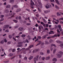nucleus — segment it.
Here are the masks:
<instances>
[{"mask_svg": "<svg viewBox=\"0 0 63 63\" xmlns=\"http://www.w3.org/2000/svg\"><path fill=\"white\" fill-rule=\"evenodd\" d=\"M61 12H60V13H59V12H58L57 13V15L58 16H61Z\"/></svg>", "mask_w": 63, "mask_h": 63, "instance_id": "nucleus-13", "label": "nucleus"}, {"mask_svg": "<svg viewBox=\"0 0 63 63\" xmlns=\"http://www.w3.org/2000/svg\"><path fill=\"white\" fill-rule=\"evenodd\" d=\"M44 13L45 14H47V10L44 11Z\"/></svg>", "mask_w": 63, "mask_h": 63, "instance_id": "nucleus-35", "label": "nucleus"}, {"mask_svg": "<svg viewBox=\"0 0 63 63\" xmlns=\"http://www.w3.org/2000/svg\"><path fill=\"white\" fill-rule=\"evenodd\" d=\"M5 12L6 13H8L9 12V10H8L6 9V10Z\"/></svg>", "mask_w": 63, "mask_h": 63, "instance_id": "nucleus-45", "label": "nucleus"}, {"mask_svg": "<svg viewBox=\"0 0 63 63\" xmlns=\"http://www.w3.org/2000/svg\"><path fill=\"white\" fill-rule=\"evenodd\" d=\"M27 58L26 57V56H25L24 58V60H27Z\"/></svg>", "mask_w": 63, "mask_h": 63, "instance_id": "nucleus-42", "label": "nucleus"}, {"mask_svg": "<svg viewBox=\"0 0 63 63\" xmlns=\"http://www.w3.org/2000/svg\"><path fill=\"white\" fill-rule=\"evenodd\" d=\"M52 60L53 61H55V62H56L57 61V59L56 58H54Z\"/></svg>", "mask_w": 63, "mask_h": 63, "instance_id": "nucleus-19", "label": "nucleus"}, {"mask_svg": "<svg viewBox=\"0 0 63 63\" xmlns=\"http://www.w3.org/2000/svg\"><path fill=\"white\" fill-rule=\"evenodd\" d=\"M55 1L56 2V3L57 4H58V5H60V3L59 2V1L58 0H55Z\"/></svg>", "mask_w": 63, "mask_h": 63, "instance_id": "nucleus-14", "label": "nucleus"}, {"mask_svg": "<svg viewBox=\"0 0 63 63\" xmlns=\"http://www.w3.org/2000/svg\"><path fill=\"white\" fill-rule=\"evenodd\" d=\"M45 42L46 44H49L48 42L47 41H45Z\"/></svg>", "mask_w": 63, "mask_h": 63, "instance_id": "nucleus-55", "label": "nucleus"}, {"mask_svg": "<svg viewBox=\"0 0 63 63\" xmlns=\"http://www.w3.org/2000/svg\"><path fill=\"white\" fill-rule=\"evenodd\" d=\"M27 22L26 21H23L24 23H25V24Z\"/></svg>", "mask_w": 63, "mask_h": 63, "instance_id": "nucleus-62", "label": "nucleus"}, {"mask_svg": "<svg viewBox=\"0 0 63 63\" xmlns=\"http://www.w3.org/2000/svg\"><path fill=\"white\" fill-rule=\"evenodd\" d=\"M50 52V51L48 49L47 50V53L48 54Z\"/></svg>", "mask_w": 63, "mask_h": 63, "instance_id": "nucleus-44", "label": "nucleus"}, {"mask_svg": "<svg viewBox=\"0 0 63 63\" xmlns=\"http://www.w3.org/2000/svg\"><path fill=\"white\" fill-rule=\"evenodd\" d=\"M40 27H41L42 29L43 30L44 29V27L43 26H42L41 25H40Z\"/></svg>", "mask_w": 63, "mask_h": 63, "instance_id": "nucleus-51", "label": "nucleus"}, {"mask_svg": "<svg viewBox=\"0 0 63 63\" xmlns=\"http://www.w3.org/2000/svg\"><path fill=\"white\" fill-rule=\"evenodd\" d=\"M56 55H57V57H56L57 58H60L62 57V55H61L59 54H56Z\"/></svg>", "mask_w": 63, "mask_h": 63, "instance_id": "nucleus-5", "label": "nucleus"}, {"mask_svg": "<svg viewBox=\"0 0 63 63\" xmlns=\"http://www.w3.org/2000/svg\"><path fill=\"white\" fill-rule=\"evenodd\" d=\"M54 42V41L52 40H50L49 41V43H52V42Z\"/></svg>", "mask_w": 63, "mask_h": 63, "instance_id": "nucleus-34", "label": "nucleus"}, {"mask_svg": "<svg viewBox=\"0 0 63 63\" xmlns=\"http://www.w3.org/2000/svg\"><path fill=\"white\" fill-rule=\"evenodd\" d=\"M21 11V9H20V8L18 9L16 11V12H17V13H18V12H20Z\"/></svg>", "mask_w": 63, "mask_h": 63, "instance_id": "nucleus-16", "label": "nucleus"}, {"mask_svg": "<svg viewBox=\"0 0 63 63\" xmlns=\"http://www.w3.org/2000/svg\"><path fill=\"white\" fill-rule=\"evenodd\" d=\"M8 37H9V39H11V38H12V35H9Z\"/></svg>", "mask_w": 63, "mask_h": 63, "instance_id": "nucleus-43", "label": "nucleus"}, {"mask_svg": "<svg viewBox=\"0 0 63 63\" xmlns=\"http://www.w3.org/2000/svg\"><path fill=\"white\" fill-rule=\"evenodd\" d=\"M16 13H10L8 14L7 15V16H11V17H14V16L16 15Z\"/></svg>", "mask_w": 63, "mask_h": 63, "instance_id": "nucleus-2", "label": "nucleus"}, {"mask_svg": "<svg viewBox=\"0 0 63 63\" xmlns=\"http://www.w3.org/2000/svg\"><path fill=\"white\" fill-rule=\"evenodd\" d=\"M39 4H38V7L39 8H42V4L41 2V1H40L39 0H37Z\"/></svg>", "mask_w": 63, "mask_h": 63, "instance_id": "nucleus-1", "label": "nucleus"}, {"mask_svg": "<svg viewBox=\"0 0 63 63\" xmlns=\"http://www.w3.org/2000/svg\"><path fill=\"white\" fill-rule=\"evenodd\" d=\"M37 9L39 13H40V12H41V10L40 9V8L38 7L37 8Z\"/></svg>", "mask_w": 63, "mask_h": 63, "instance_id": "nucleus-29", "label": "nucleus"}, {"mask_svg": "<svg viewBox=\"0 0 63 63\" xmlns=\"http://www.w3.org/2000/svg\"><path fill=\"white\" fill-rule=\"evenodd\" d=\"M60 20H63V18H60L59 19Z\"/></svg>", "mask_w": 63, "mask_h": 63, "instance_id": "nucleus-63", "label": "nucleus"}, {"mask_svg": "<svg viewBox=\"0 0 63 63\" xmlns=\"http://www.w3.org/2000/svg\"><path fill=\"white\" fill-rule=\"evenodd\" d=\"M60 61H61V62H63V58L61 59Z\"/></svg>", "mask_w": 63, "mask_h": 63, "instance_id": "nucleus-64", "label": "nucleus"}, {"mask_svg": "<svg viewBox=\"0 0 63 63\" xmlns=\"http://www.w3.org/2000/svg\"><path fill=\"white\" fill-rule=\"evenodd\" d=\"M42 57H41V56H40L39 58V60H41V59H42Z\"/></svg>", "mask_w": 63, "mask_h": 63, "instance_id": "nucleus-52", "label": "nucleus"}, {"mask_svg": "<svg viewBox=\"0 0 63 63\" xmlns=\"http://www.w3.org/2000/svg\"><path fill=\"white\" fill-rule=\"evenodd\" d=\"M5 32H9V30L7 29L5 31Z\"/></svg>", "mask_w": 63, "mask_h": 63, "instance_id": "nucleus-54", "label": "nucleus"}, {"mask_svg": "<svg viewBox=\"0 0 63 63\" xmlns=\"http://www.w3.org/2000/svg\"><path fill=\"white\" fill-rule=\"evenodd\" d=\"M6 8L7 9H10L11 8V5L10 4H8L6 6Z\"/></svg>", "mask_w": 63, "mask_h": 63, "instance_id": "nucleus-9", "label": "nucleus"}, {"mask_svg": "<svg viewBox=\"0 0 63 63\" xmlns=\"http://www.w3.org/2000/svg\"><path fill=\"white\" fill-rule=\"evenodd\" d=\"M14 1L15 0H10V2H11V3H14Z\"/></svg>", "mask_w": 63, "mask_h": 63, "instance_id": "nucleus-41", "label": "nucleus"}, {"mask_svg": "<svg viewBox=\"0 0 63 63\" xmlns=\"http://www.w3.org/2000/svg\"><path fill=\"white\" fill-rule=\"evenodd\" d=\"M33 56H31L29 58V60H31L33 58Z\"/></svg>", "mask_w": 63, "mask_h": 63, "instance_id": "nucleus-17", "label": "nucleus"}, {"mask_svg": "<svg viewBox=\"0 0 63 63\" xmlns=\"http://www.w3.org/2000/svg\"><path fill=\"white\" fill-rule=\"evenodd\" d=\"M19 58H21V57H22V56L21 55H19Z\"/></svg>", "mask_w": 63, "mask_h": 63, "instance_id": "nucleus-57", "label": "nucleus"}, {"mask_svg": "<svg viewBox=\"0 0 63 63\" xmlns=\"http://www.w3.org/2000/svg\"><path fill=\"white\" fill-rule=\"evenodd\" d=\"M27 38L29 40H30V39H31V36H30V35H28L27 36Z\"/></svg>", "mask_w": 63, "mask_h": 63, "instance_id": "nucleus-22", "label": "nucleus"}, {"mask_svg": "<svg viewBox=\"0 0 63 63\" xmlns=\"http://www.w3.org/2000/svg\"><path fill=\"white\" fill-rule=\"evenodd\" d=\"M23 29V28H18V30L19 31H22Z\"/></svg>", "mask_w": 63, "mask_h": 63, "instance_id": "nucleus-11", "label": "nucleus"}, {"mask_svg": "<svg viewBox=\"0 0 63 63\" xmlns=\"http://www.w3.org/2000/svg\"><path fill=\"white\" fill-rule=\"evenodd\" d=\"M12 7H13L14 8H18V6L16 5H13Z\"/></svg>", "mask_w": 63, "mask_h": 63, "instance_id": "nucleus-26", "label": "nucleus"}, {"mask_svg": "<svg viewBox=\"0 0 63 63\" xmlns=\"http://www.w3.org/2000/svg\"><path fill=\"white\" fill-rule=\"evenodd\" d=\"M46 8V9H48L49 8H51L52 7L51 5H48L47 4L45 5Z\"/></svg>", "mask_w": 63, "mask_h": 63, "instance_id": "nucleus-4", "label": "nucleus"}, {"mask_svg": "<svg viewBox=\"0 0 63 63\" xmlns=\"http://www.w3.org/2000/svg\"><path fill=\"white\" fill-rule=\"evenodd\" d=\"M41 43H42V42H41L40 41H39V43L36 46H38V45H40V44H41Z\"/></svg>", "mask_w": 63, "mask_h": 63, "instance_id": "nucleus-20", "label": "nucleus"}, {"mask_svg": "<svg viewBox=\"0 0 63 63\" xmlns=\"http://www.w3.org/2000/svg\"><path fill=\"white\" fill-rule=\"evenodd\" d=\"M58 53L60 54L61 55L62 54H63V52H62V51H60L58 52Z\"/></svg>", "mask_w": 63, "mask_h": 63, "instance_id": "nucleus-32", "label": "nucleus"}, {"mask_svg": "<svg viewBox=\"0 0 63 63\" xmlns=\"http://www.w3.org/2000/svg\"><path fill=\"white\" fill-rule=\"evenodd\" d=\"M58 27L59 28V29L60 30V31H62V28H61V26L60 25H58Z\"/></svg>", "mask_w": 63, "mask_h": 63, "instance_id": "nucleus-8", "label": "nucleus"}, {"mask_svg": "<svg viewBox=\"0 0 63 63\" xmlns=\"http://www.w3.org/2000/svg\"><path fill=\"white\" fill-rule=\"evenodd\" d=\"M33 45H30L26 49V50H29L30 49V48H31L32 47H33Z\"/></svg>", "mask_w": 63, "mask_h": 63, "instance_id": "nucleus-10", "label": "nucleus"}, {"mask_svg": "<svg viewBox=\"0 0 63 63\" xmlns=\"http://www.w3.org/2000/svg\"><path fill=\"white\" fill-rule=\"evenodd\" d=\"M60 47H61V48H63V44H61L59 45Z\"/></svg>", "mask_w": 63, "mask_h": 63, "instance_id": "nucleus-21", "label": "nucleus"}, {"mask_svg": "<svg viewBox=\"0 0 63 63\" xmlns=\"http://www.w3.org/2000/svg\"><path fill=\"white\" fill-rule=\"evenodd\" d=\"M17 44L19 45V44H23V42H19L17 43Z\"/></svg>", "mask_w": 63, "mask_h": 63, "instance_id": "nucleus-38", "label": "nucleus"}, {"mask_svg": "<svg viewBox=\"0 0 63 63\" xmlns=\"http://www.w3.org/2000/svg\"><path fill=\"white\" fill-rule=\"evenodd\" d=\"M56 42L58 44H62V42L60 41H56Z\"/></svg>", "mask_w": 63, "mask_h": 63, "instance_id": "nucleus-15", "label": "nucleus"}, {"mask_svg": "<svg viewBox=\"0 0 63 63\" xmlns=\"http://www.w3.org/2000/svg\"><path fill=\"white\" fill-rule=\"evenodd\" d=\"M38 28L39 29H41V26H38Z\"/></svg>", "mask_w": 63, "mask_h": 63, "instance_id": "nucleus-61", "label": "nucleus"}, {"mask_svg": "<svg viewBox=\"0 0 63 63\" xmlns=\"http://www.w3.org/2000/svg\"><path fill=\"white\" fill-rule=\"evenodd\" d=\"M4 43V41L3 40L1 41L0 42V43L1 44H3V43Z\"/></svg>", "mask_w": 63, "mask_h": 63, "instance_id": "nucleus-39", "label": "nucleus"}, {"mask_svg": "<svg viewBox=\"0 0 63 63\" xmlns=\"http://www.w3.org/2000/svg\"><path fill=\"white\" fill-rule=\"evenodd\" d=\"M55 7L57 9H59V7H58V6L56 5H55Z\"/></svg>", "mask_w": 63, "mask_h": 63, "instance_id": "nucleus-33", "label": "nucleus"}, {"mask_svg": "<svg viewBox=\"0 0 63 63\" xmlns=\"http://www.w3.org/2000/svg\"><path fill=\"white\" fill-rule=\"evenodd\" d=\"M28 40L27 39H26V41H25V43H29V42L28 41Z\"/></svg>", "mask_w": 63, "mask_h": 63, "instance_id": "nucleus-40", "label": "nucleus"}, {"mask_svg": "<svg viewBox=\"0 0 63 63\" xmlns=\"http://www.w3.org/2000/svg\"><path fill=\"white\" fill-rule=\"evenodd\" d=\"M16 38H17L18 39H19V36H17L16 37Z\"/></svg>", "mask_w": 63, "mask_h": 63, "instance_id": "nucleus-58", "label": "nucleus"}, {"mask_svg": "<svg viewBox=\"0 0 63 63\" xmlns=\"http://www.w3.org/2000/svg\"><path fill=\"white\" fill-rule=\"evenodd\" d=\"M26 24L27 26H29V25H31V24L29 23H27Z\"/></svg>", "mask_w": 63, "mask_h": 63, "instance_id": "nucleus-37", "label": "nucleus"}, {"mask_svg": "<svg viewBox=\"0 0 63 63\" xmlns=\"http://www.w3.org/2000/svg\"><path fill=\"white\" fill-rule=\"evenodd\" d=\"M10 26V25H5L3 26V28L5 29H7Z\"/></svg>", "mask_w": 63, "mask_h": 63, "instance_id": "nucleus-7", "label": "nucleus"}, {"mask_svg": "<svg viewBox=\"0 0 63 63\" xmlns=\"http://www.w3.org/2000/svg\"><path fill=\"white\" fill-rule=\"evenodd\" d=\"M47 35H46L42 37L43 39H45L47 38Z\"/></svg>", "mask_w": 63, "mask_h": 63, "instance_id": "nucleus-23", "label": "nucleus"}, {"mask_svg": "<svg viewBox=\"0 0 63 63\" xmlns=\"http://www.w3.org/2000/svg\"><path fill=\"white\" fill-rule=\"evenodd\" d=\"M4 18H1L0 20V22H1V21H3L4 20Z\"/></svg>", "mask_w": 63, "mask_h": 63, "instance_id": "nucleus-50", "label": "nucleus"}, {"mask_svg": "<svg viewBox=\"0 0 63 63\" xmlns=\"http://www.w3.org/2000/svg\"><path fill=\"white\" fill-rule=\"evenodd\" d=\"M26 10H27V11H28V12H30V10L29 9H26Z\"/></svg>", "mask_w": 63, "mask_h": 63, "instance_id": "nucleus-47", "label": "nucleus"}, {"mask_svg": "<svg viewBox=\"0 0 63 63\" xmlns=\"http://www.w3.org/2000/svg\"><path fill=\"white\" fill-rule=\"evenodd\" d=\"M49 34H54V32L50 31V32H49Z\"/></svg>", "mask_w": 63, "mask_h": 63, "instance_id": "nucleus-12", "label": "nucleus"}, {"mask_svg": "<svg viewBox=\"0 0 63 63\" xmlns=\"http://www.w3.org/2000/svg\"><path fill=\"white\" fill-rule=\"evenodd\" d=\"M50 57H49V56L47 57L46 58V59L47 60H49V59H50Z\"/></svg>", "mask_w": 63, "mask_h": 63, "instance_id": "nucleus-27", "label": "nucleus"}, {"mask_svg": "<svg viewBox=\"0 0 63 63\" xmlns=\"http://www.w3.org/2000/svg\"><path fill=\"white\" fill-rule=\"evenodd\" d=\"M26 35L24 34H22L21 35V37L22 38H25V37H26Z\"/></svg>", "mask_w": 63, "mask_h": 63, "instance_id": "nucleus-18", "label": "nucleus"}, {"mask_svg": "<svg viewBox=\"0 0 63 63\" xmlns=\"http://www.w3.org/2000/svg\"><path fill=\"white\" fill-rule=\"evenodd\" d=\"M13 55V54L12 53H10L8 55V56H10V57H11V56H12Z\"/></svg>", "mask_w": 63, "mask_h": 63, "instance_id": "nucleus-24", "label": "nucleus"}, {"mask_svg": "<svg viewBox=\"0 0 63 63\" xmlns=\"http://www.w3.org/2000/svg\"><path fill=\"white\" fill-rule=\"evenodd\" d=\"M43 20L45 23H47V21H46V19H45L44 18H43Z\"/></svg>", "mask_w": 63, "mask_h": 63, "instance_id": "nucleus-31", "label": "nucleus"}, {"mask_svg": "<svg viewBox=\"0 0 63 63\" xmlns=\"http://www.w3.org/2000/svg\"><path fill=\"white\" fill-rule=\"evenodd\" d=\"M13 21L14 22H15L16 23H17V21L15 20H13Z\"/></svg>", "mask_w": 63, "mask_h": 63, "instance_id": "nucleus-53", "label": "nucleus"}, {"mask_svg": "<svg viewBox=\"0 0 63 63\" xmlns=\"http://www.w3.org/2000/svg\"><path fill=\"white\" fill-rule=\"evenodd\" d=\"M18 27V25H16L14 26V28L15 29H16V28H17Z\"/></svg>", "mask_w": 63, "mask_h": 63, "instance_id": "nucleus-25", "label": "nucleus"}, {"mask_svg": "<svg viewBox=\"0 0 63 63\" xmlns=\"http://www.w3.org/2000/svg\"><path fill=\"white\" fill-rule=\"evenodd\" d=\"M3 17H4V15H1L0 16V18H3Z\"/></svg>", "mask_w": 63, "mask_h": 63, "instance_id": "nucleus-36", "label": "nucleus"}, {"mask_svg": "<svg viewBox=\"0 0 63 63\" xmlns=\"http://www.w3.org/2000/svg\"><path fill=\"white\" fill-rule=\"evenodd\" d=\"M11 44V42L9 41L7 43V45H10V44Z\"/></svg>", "mask_w": 63, "mask_h": 63, "instance_id": "nucleus-46", "label": "nucleus"}, {"mask_svg": "<svg viewBox=\"0 0 63 63\" xmlns=\"http://www.w3.org/2000/svg\"><path fill=\"white\" fill-rule=\"evenodd\" d=\"M56 49H54V50L53 52V54H54L55 53V51H56Z\"/></svg>", "mask_w": 63, "mask_h": 63, "instance_id": "nucleus-49", "label": "nucleus"}, {"mask_svg": "<svg viewBox=\"0 0 63 63\" xmlns=\"http://www.w3.org/2000/svg\"><path fill=\"white\" fill-rule=\"evenodd\" d=\"M4 42L5 43H6V42H7V41L6 40V39H5L4 40Z\"/></svg>", "mask_w": 63, "mask_h": 63, "instance_id": "nucleus-56", "label": "nucleus"}, {"mask_svg": "<svg viewBox=\"0 0 63 63\" xmlns=\"http://www.w3.org/2000/svg\"><path fill=\"white\" fill-rule=\"evenodd\" d=\"M23 46V45L22 44H21L20 45H18L17 46V47H21Z\"/></svg>", "mask_w": 63, "mask_h": 63, "instance_id": "nucleus-28", "label": "nucleus"}, {"mask_svg": "<svg viewBox=\"0 0 63 63\" xmlns=\"http://www.w3.org/2000/svg\"><path fill=\"white\" fill-rule=\"evenodd\" d=\"M40 23L41 24H42V25H43L44 24V23H43V22H41V23Z\"/></svg>", "mask_w": 63, "mask_h": 63, "instance_id": "nucleus-59", "label": "nucleus"}, {"mask_svg": "<svg viewBox=\"0 0 63 63\" xmlns=\"http://www.w3.org/2000/svg\"><path fill=\"white\" fill-rule=\"evenodd\" d=\"M51 47H53V46H54V47H56V46L54 44H51Z\"/></svg>", "mask_w": 63, "mask_h": 63, "instance_id": "nucleus-30", "label": "nucleus"}, {"mask_svg": "<svg viewBox=\"0 0 63 63\" xmlns=\"http://www.w3.org/2000/svg\"><path fill=\"white\" fill-rule=\"evenodd\" d=\"M35 6V5L34 3L33 2H31V7L32 9H33L34 8V5Z\"/></svg>", "mask_w": 63, "mask_h": 63, "instance_id": "nucleus-3", "label": "nucleus"}, {"mask_svg": "<svg viewBox=\"0 0 63 63\" xmlns=\"http://www.w3.org/2000/svg\"><path fill=\"white\" fill-rule=\"evenodd\" d=\"M40 50V49H35V51L36 52H37V51H39Z\"/></svg>", "mask_w": 63, "mask_h": 63, "instance_id": "nucleus-48", "label": "nucleus"}, {"mask_svg": "<svg viewBox=\"0 0 63 63\" xmlns=\"http://www.w3.org/2000/svg\"><path fill=\"white\" fill-rule=\"evenodd\" d=\"M39 55H38L36 56V57H34L33 59H35L36 61H39Z\"/></svg>", "mask_w": 63, "mask_h": 63, "instance_id": "nucleus-6", "label": "nucleus"}, {"mask_svg": "<svg viewBox=\"0 0 63 63\" xmlns=\"http://www.w3.org/2000/svg\"><path fill=\"white\" fill-rule=\"evenodd\" d=\"M52 22H53V23L54 24H55V21L54 20H53L52 21Z\"/></svg>", "mask_w": 63, "mask_h": 63, "instance_id": "nucleus-60", "label": "nucleus"}]
</instances>
